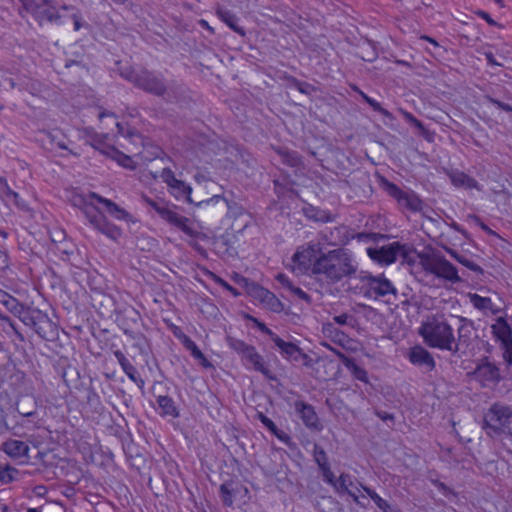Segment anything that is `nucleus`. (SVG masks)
<instances>
[{
  "label": "nucleus",
  "mask_w": 512,
  "mask_h": 512,
  "mask_svg": "<svg viewBox=\"0 0 512 512\" xmlns=\"http://www.w3.org/2000/svg\"><path fill=\"white\" fill-rule=\"evenodd\" d=\"M11 427L7 423V415L2 408H0V434L10 431Z\"/></svg>",
  "instance_id": "60"
},
{
  "label": "nucleus",
  "mask_w": 512,
  "mask_h": 512,
  "mask_svg": "<svg viewBox=\"0 0 512 512\" xmlns=\"http://www.w3.org/2000/svg\"><path fill=\"white\" fill-rule=\"evenodd\" d=\"M366 251L373 261L381 265H390L394 263L398 257L407 261L409 255V250L406 245L399 242H392L380 247H368Z\"/></svg>",
  "instance_id": "10"
},
{
  "label": "nucleus",
  "mask_w": 512,
  "mask_h": 512,
  "mask_svg": "<svg viewBox=\"0 0 512 512\" xmlns=\"http://www.w3.org/2000/svg\"><path fill=\"white\" fill-rule=\"evenodd\" d=\"M408 359L413 365L424 367L428 372L433 371L436 367L432 354L421 345H415L410 348Z\"/></svg>",
  "instance_id": "18"
},
{
  "label": "nucleus",
  "mask_w": 512,
  "mask_h": 512,
  "mask_svg": "<svg viewBox=\"0 0 512 512\" xmlns=\"http://www.w3.org/2000/svg\"><path fill=\"white\" fill-rule=\"evenodd\" d=\"M16 317L26 326L33 328L46 341H54L58 336L57 325L49 318L47 313L38 308L22 305Z\"/></svg>",
  "instance_id": "5"
},
{
  "label": "nucleus",
  "mask_w": 512,
  "mask_h": 512,
  "mask_svg": "<svg viewBox=\"0 0 512 512\" xmlns=\"http://www.w3.org/2000/svg\"><path fill=\"white\" fill-rule=\"evenodd\" d=\"M44 135L43 142L48 143L51 146V149L54 147H58L62 150L69 151L70 154H73L71 150L68 149L66 140V135L60 129H54L52 131H43ZM74 155H76L74 153Z\"/></svg>",
  "instance_id": "24"
},
{
  "label": "nucleus",
  "mask_w": 512,
  "mask_h": 512,
  "mask_svg": "<svg viewBox=\"0 0 512 512\" xmlns=\"http://www.w3.org/2000/svg\"><path fill=\"white\" fill-rule=\"evenodd\" d=\"M276 152L281 157L283 164L293 168L303 167L304 163L302 156L297 151L289 150L285 147H279L276 149Z\"/></svg>",
  "instance_id": "27"
},
{
  "label": "nucleus",
  "mask_w": 512,
  "mask_h": 512,
  "mask_svg": "<svg viewBox=\"0 0 512 512\" xmlns=\"http://www.w3.org/2000/svg\"><path fill=\"white\" fill-rule=\"evenodd\" d=\"M358 278L367 289L366 295L378 298L389 294H396V288L394 285L383 275L374 276L370 273L361 272Z\"/></svg>",
  "instance_id": "12"
},
{
  "label": "nucleus",
  "mask_w": 512,
  "mask_h": 512,
  "mask_svg": "<svg viewBox=\"0 0 512 512\" xmlns=\"http://www.w3.org/2000/svg\"><path fill=\"white\" fill-rule=\"evenodd\" d=\"M226 342H227V345L232 350L237 352L240 356L243 353H245L250 348V346H251V345L245 343L243 340L237 339V338L232 337V336H227L226 337Z\"/></svg>",
  "instance_id": "41"
},
{
  "label": "nucleus",
  "mask_w": 512,
  "mask_h": 512,
  "mask_svg": "<svg viewBox=\"0 0 512 512\" xmlns=\"http://www.w3.org/2000/svg\"><path fill=\"white\" fill-rule=\"evenodd\" d=\"M3 305L6 307V309L11 312L13 315H17L19 313V310L21 309V306L23 305L20 303L15 297H11L8 300H3Z\"/></svg>",
  "instance_id": "49"
},
{
  "label": "nucleus",
  "mask_w": 512,
  "mask_h": 512,
  "mask_svg": "<svg viewBox=\"0 0 512 512\" xmlns=\"http://www.w3.org/2000/svg\"><path fill=\"white\" fill-rule=\"evenodd\" d=\"M333 320L339 325H350L351 322L354 321V317L347 313H342L340 315L334 316Z\"/></svg>",
  "instance_id": "55"
},
{
  "label": "nucleus",
  "mask_w": 512,
  "mask_h": 512,
  "mask_svg": "<svg viewBox=\"0 0 512 512\" xmlns=\"http://www.w3.org/2000/svg\"><path fill=\"white\" fill-rule=\"evenodd\" d=\"M216 14L219 17V19L223 21L235 33L239 34L240 36L246 35L245 29L237 24L239 18L235 13L224 7L219 6L216 9Z\"/></svg>",
  "instance_id": "23"
},
{
  "label": "nucleus",
  "mask_w": 512,
  "mask_h": 512,
  "mask_svg": "<svg viewBox=\"0 0 512 512\" xmlns=\"http://www.w3.org/2000/svg\"><path fill=\"white\" fill-rule=\"evenodd\" d=\"M458 319L461 325L457 329L458 339H456V342L460 345L461 342H467L470 339V328L473 326V321L462 316H459Z\"/></svg>",
  "instance_id": "37"
},
{
  "label": "nucleus",
  "mask_w": 512,
  "mask_h": 512,
  "mask_svg": "<svg viewBox=\"0 0 512 512\" xmlns=\"http://www.w3.org/2000/svg\"><path fill=\"white\" fill-rule=\"evenodd\" d=\"M486 99L492 103L493 105H495L497 108L501 109V110H504L506 112H512V106L510 104H507V103H504V102H501L495 98H492L490 96H486Z\"/></svg>",
  "instance_id": "56"
},
{
  "label": "nucleus",
  "mask_w": 512,
  "mask_h": 512,
  "mask_svg": "<svg viewBox=\"0 0 512 512\" xmlns=\"http://www.w3.org/2000/svg\"><path fill=\"white\" fill-rule=\"evenodd\" d=\"M15 410L20 416L26 418H35L38 415L35 402L32 403V407H26L25 405H22L20 407L19 404L17 403L15 406Z\"/></svg>",
  "instance_id": "44"
},
{
  "label": "nucleus",
  "mask_w": 512,
  "mask_h": 512,
  "mask_svg": "<svg viewBox=\"0 0 512 512\" xmlns=\"http://www.w3.org/2000/svg\"><path fill=\"white\" fill-rule=\"evenodd\" d=\"M144 202L154 209L157 214L169 224L177 227L182 232L189 236H196L197 232L192 229L189 225L190 220L184 216L179 215L174 210H172L166 203L161 201H156L150 199L146 196L143 197Z\"/></svg>",
  "instance_id": "9"
},
{
  "label": "nucleus",
  "mask_w": 512,
  "mask_h": 512,
  "mask_svg": "<svg viewBox=\"0 0 512 512\" xmlns=\"http://www.w3.org/2000/svg\"><path fill=\"white\" fill-rule=\"evenodd\" d=\"M133 340V347L138 349L140 354L148 355L151 351V346L148 338L140 331V328L133 330L131 333L125 334Z\"/></svg>",
  "instance_id": "30"
},
{
  "label": "nucleus",
  "mask_w": 512,
  "mask_h": 512,
  "mask_svg": "<svg viewBox=\"0 0 512 512\" xmlns=\"http://www.w3.org/2000/svg\"><path fill=\"white\" fill-rule=\"evenodd\" d=\"M306 214L309 218L314 219L316 221H322V222L330 221V217L324 211H316V214H309L307 212Z\"/></svg>",
  "instance_id": "62"
},
{
  "label": "nucleus",
  "mask_w": 512,
  "mask_h": 512,
  "mask_svg": "<svg viewBox=\"0 0 512 512\" xmlns=\"http://www.w3.org/2000/svg\"><path fill=\"white\" fill-rule=\"evenodd\" d=\"M469 299L474 308L484 313L490 311L493 315H496L500 312V309L494 306L491 298L489 297H482L478 294H469Z\"/></svg>",
  "instance_id": "31"
},
{
  "label": "nucleus",
  "mask_w": 512,
  "mask_h": 512,
  "mask_svg": "<svg viewBox=\"0 0 512 512\" xmlns=\"http://www.w3.org/2000/svg\"><path fill=\"white\" fill-rule=\"evenodd\" d=\"M482 428L491 438H497L502 434L510 435L512 432V407L494 403L484 415Z\"/></svg>",
  "instance_id": "4"
},
{
  "label": "nucleus",
  "mask_w": 512,
  "mask_h": 512,
  "mask_svg": "<svg viewBox=\"0 0 512 512\" xmlns=\"http://www.w3.org/2000/svg\"><path fill=\"white\" fill-rule=\"evenodd\" d=\"M275 346L278 348L280 354L282 355L286 347L290 344V342H287L280 338L277 334L273 337L271 340Z\"/></svg>",
  "instance_id": "61"
},
{
  "label": "nucleus",
  "mask_w": 512,
  "mask_h": 512,
  "mask_svg": "<svg viewBox=\"0 0 512 512\" xmlns=\"http://www.w3.org/2000/svg\"><path fill=\"white\" fill-rule=\"evenodd\" d=\"M16 474H18V470L8 464L0 463V483L8 484L13 482L16 479Z\"/></svg>",
  "instance_id": "40"
},
{
  "label": "nucleus",
  "mask_w": 512,
  "mask_h": 512,
  "mask_svg": "<svg viewBox=\"0 0 512 512\" xmlns=\"http://www.w3.org/2000/svg\"><path fill=\"white\" fill-rule=\"evenodd\" d=\"M358 262L346 248H336L319 255L314 266V277L328 284H337L343 279L357 276Z\"/></svg>",
  "instance_id": "1"
},
{
  "label": "nucleus",
  "mask_w": 512,
  "mask_h": 512,
  "mask_svg": "<svg viewBox=\"0 0 512 512\" xmlns=\"http://www.w3.org/2000/svg\"><path fill=\"white\" fill-rule=\"evenodd\" d=\"M80 209L90 225L99 233L115 241L122 236V230L115 224L109 222L105 215L92 203L83 200Z\"/></svg>",
  "instance_id": "7"
},
{
  "label": "nucleus",
  "mask_w": 512,
  "mask_h": 512,
  "mask_svg": "<svg viewBox=\"0 0 512 512\" xmlns=\"http://www.w3.org/2000/svg\"><path fill=\"white\" fill-rule=\"evenodd\" d=\"M23 6L40 25L45 21L60 23L61 16L54 7L48 5L47 0H23Z\"/></svg>",
  "instance_id": "13"
},
{
  "label": "nucleus",
  "mask_w": 512,
  "mask_h": 512,
  "mask_svg": "<svg viewBox=\"0 0 512 512\" xmlns=\"http://www.w3.org/2000/svg\"><path fill=\"white\" fill-rule=\"evenodd\" d=\"M293 294H295L299 299L310 303L311 302V296L303 291L301 288L293 286V288L290 290Z\"/></svg>",
  "instance_id": "58"
},
{
  "label": "nucleus",
  "mask_w": 512,
  "mask_h": 512,
  "mask_svg": "<svg viewBox=\"0 0 512 512\" xmlns=\"http://www.w3.org/2000/svg\"><path fill=\"white\" fill-rule=\"evenodd\" d=\"M197 206H219V210L223 212L224 210H227V216L229 217H236L242 213V208L239 206L236 202L228 201L226 198H224L221 195H214L211 198L200 201L196 204Z\"/></svg>",
  "instance_id": "19"
},
{
  "label": "nucleus",
  "mask_w": 512,
  "mask_h": 512,
  "mask_svg": "<svg viewBox=\"0 0 512 512\" xmlns=\"http://www.w3.org/2000/svg\"><path fill=\"white\" fill-rule=\"evenodd\" d=\"M160 177L162 181L167 184L168 187L177 180L174 172L168 167L162 169Z\"/></svg>",
  "instance_id": "53"
},
{
  "label": "nucleus",
  "mask_w": 512,
  "mask_h": 512,
  "mask_svg": "<svg viewBox=\"0 0 512 512\" xmlns=\"http://www.w3.org/2000/svg\"><path fill=\"white\" fill-rule=\"evenodd\" d=\"M241 359L246 366L262 373L270 380H276L275 375H273L270 369L265 365L263 357L257 352L254 346H250V348L241 355Z\"/></svg>",
  "instance_id": "17"
},
{
  "label": "nucleus",
  "mask_w": 512,
  "mask_h": 512,
  "mask_svg": "<svg viewBox=\"0 0 512 512\" xmlns=\"http://www.w3.org/2000/svg\"><path fill=\"white\" fill-rule=\"evenodd\" d=\"M458 262L477 274L482 275L484 273L483 269L478 264L474 263L472 260L468 259L463 255L461 256Z\"/></svg>",
  "instance_id": "52"
},
{
  "label": "nucleus",
  "mask_w": 512,
  "mask_h": 512,
  "mask_svg": "<svg viewBox=\"0 0 512 512\" xmlns=\"http://www.w3.org/2000/svg\"><path fill=\"white\" fill-rule=\"evenodd\" d=\"M1 450L13 459H20L28 456L29 446L24 441L8 439L2 443Z\"/></svg>",
  "instance_id": "20"
},
{
  "label": "nucleus",
  "mask_w": 512,
  "mask_h": 512,
  "mask_svg": "<svg viewBox=\"0 0 512 512\" xmlns=\"http://www.w3.org/2000/svg\"><path fill=\"white\" fill-rule=\"evenodd\" d=\"M321 253L323 246L320 242L311 241L306 246L299 247L292 256L294 271L314 276L315 262Z\"/></svg>",
  "instance_id": "8"
},
{
  "label": "nucleus",
  "mask_w": 512,
  "mask_h": 512,
  "mask_svg": "<svg viewBox=\"0 0 512 512\" xmlns=\"http://www.w3.org/2000/svg\"><path fill=\"white\" fill-rule=\"evenodd\" d=\"M273 312L280 313L284 310L283 303L272 293L268 295V300L264 302Z\"/></svg>",
  "instance_id": "46"
},
{
  "label": "nucleus",
  "mask_w": 512,
  "mask_h": 512,
  "mask_svg": "<svg viewBox=\"0 0 512 512\" xmlns=\"http://www.w3.org/2000/svg\"><path fill=\"white\" fill-rule=\"evenodd\" d=\"M252 294L255 298L259 299L262 303L268 300V295H271L272 292L269 290L259 286L255 285L252 289Z\"/></svg>",
  "instance_id": "51"
},
{
  "label": "nucleus",
  "mask_w": 512,
  "mask_h": 512,
  "mask_svg": "<svg viewBox=\"0 0 512 512\" xmlns=\"http://www.w3.org/2000/svg\"><path fill=\"white\" fill-rule=\"evenodd\" d=\"M474 378L481 383L482 386L496 384L501 380L499 367L489 360V357H482L473 371Z\"/></svg>",
  "instance_id": "14"
},
{
  "label": "nucleus",
  "mask_w": 512,
  "mask_h": 512,
  "mask_svg": "<svg viewBox=\"0 0 512 512\" xmlns=\"http://www.w3.org/2000/svg\"><path fill=\"white\" fill-rule=\"evenodd\" d=\"M351 89L355 91L375 112L380 113L385 118L389 120H394V116L391 112H389L387 109L383 108L382 105L374 100L373 98L369 97L365 92H363L357 85L351 84Z\"/></svg>",
  "instance_id": "28"
},
{
  "label": "nucleus",
  "mask_w": 512,
  "mask_h": 512,
  "mask_svg": "<svg viewBox=\"0 0 512 512\" xmlns=\"http://www.w3.org/2000/svg\"><path fill=\"white\" fill-rule=\"evenodd\" d=\"M373 502L382 511H386L387 509H389L390 504L380 496L373 497Z\"/></svg>",
  "instance_id": "64"
},
{
  "label": "nucleus",
  "mask_w": 512,
  "mask_h": 512,
  "mask_svg": "<svg viewBox=\"0 0 512 512\" xmlns=\"http://www.w3.org/2000/svg\"><path fill=\"white\" fill-rule=\"evenodd\" d=\"M9 267L8 252L5 248L0 247V270L3 271Z\"/></svg>",
  "instance_id": "59"
},
{
  "label": "nucleus",
  "mask_w": 512,
  "mask_h": 512,
  "mask_svg": "<svg viewBox=\"0 0 512 512\" xmlns=\"http://www.w3.org/2000/svg\"><path fill=\"white\" fill-rule=\"evenodd\" d=\"M353 484L352 477L348 473H341L337 479L336 492L340 494H349L350 496L357 499V496L349 490V486Z\"/></svg>",
  "instance_id": "39"
},
{
  "label": "nucleus",
  "mask_w": 512,
  "mask_h": 512,
  "mask_svg": "<svg viewBox=\"0 0 512 512\" xmlns=\"http://www.w3.org/2000/svg\"><path fill=\"white\" fill-rule=\"evenodd\" d=\"M381 186L397 202L401 210H407L412 213L422 211L424 202L413 190H403L386 178L382 179Z\"/></svg>",
  "instance_id": "6"
},
{
  "label": "nucleus",
  "mask_w": 512,
  "mask_h": 512,
  "mask_svg": "<svg viewBox=\"0 0 512 512\" xmlns=\"http://www.w3.org/2000/svg\"><path fill=\"white\" fill-rule=\"evenodd\" d=\"M121 76L138 89L162 97L166 102L176 101L182 92L180 85L174 82L167 84L162 73L146 68L140 70L126 68L121 72Z\"/></svg>",
  "instance_id": "2"
},
{
  "label": "nucleus",
  "mask_w": 512,
  "mask_h": 512,
  "mask_svg": "<svg viewBox=\"0 0 512 512\" xmlns=\"http://www.w3.org/2000/svg\"><path fill=\"white\" fill-rule=\"evenodd\" d=\"M375 415L378 418H380L381 420H383L384 422H386V421L394 422V420H395L394 415L389 413V412H387V411L375 410Z\"/></svg>",
  "instance_id": "63"
},
{
  "label": "nucleus",
  "mask_w": 512,
  "mask_h": 512,
  "mask_svg": "<svg viewBox=\"0 0 512 512\" xmlns=\"http://www.w3.org/2000/svg\"><path fill=\"white\" fill-rule=\"evenodd\" d=\"M257 418L279 440H281L284 443H287L290 440V437L282 430H279L278 427L275 425V423L269 417L264 415L262 412H258Z\"/></svg>",
  "instance_id": "35"
},
{
  "label": "nucleus",
  "mask_w": 512,
  "mask_h": 512,
  "mask_svg": "<svg viewBox=\"0 0 512 512\" xmlns=\"http://www.w3.org/2000/svg\"><path fill=\"white\" fill-rule=\"evenodd\" d=\"M436 277L443 278L452 283H458L461 281L456 267L443 256L438 264Z\"/></svg>",
  "instance_id": "25"
},
{
  "label": "nucleus",
  "mask_w": 512,
  "mask_h": 512,
  "mask_svg": "<svg viewBox=\"0 0 512 512\" xmlns=\"http://www.w3.org/2000/svg\"><path fill=\"white\" fill-rule=\"evenodd\" d=\"M238 483L229 479L224 481L219 487V495L225 507H232L234 496L237 493Z\"/></svg>",
  "instance_id": "26"
},
{
  "label": "nucleus",
  "mask_w": 512,
  "mask_h": 512,
  "mask_svg": "<svg viewBox=\"0 0 512 512\" xmlns=\"http://www.w3.org/2000/svg\"><path fill=\"white\" fill-rule=\"evenodd\" d=\"M403 115L406 121L413 125L414 127H416L422 135H424L427 132L424 124L420 120H418L414 115L406 111L403 112Z\"/></svg>",
  "instance_id": "48"
},
{
  "label": "nucleus",
  "mask_w": 512,
  "mask_h": 512,
  "mask_svg": "<svg viewBox=\"0 0 512 512\" xmlns=\"http://www.w3.org/2000/svg\"><path fill=\"white\" fill-rule=\"evenodd\" d=\"M157 403L160 409L159 414L162 417H179V411L175 404V401L169 396H158Z\"/></svg>",
  "instance_id": "29"
},
{
  "label": "nucleus",
  "mask_w": 512,
  "mask_h": 512,
  "mask_svg": "<svg viewBox=\"0 0 512 512\" xmlns=\"http://www.w3.org/2000/svg\"><path fill=\"white\" fill-rule=\"evenodd\" d=\"M324 482L331 485L336 490L337 479L331 470L330 465L319 468Z\"/></svg>",
  "instance_id": "45"
},
{
  "label": "nucleus",
  "mask_w": 512,
  "mask_h": 512,
  "mask_svg": "<svg viewBox=\"0 0 512 512\" xmlns=\"http://www.w3.org/2000/svg\"><path fill=\"white\" fill-rule=\"evenodd\" d=\"M93 147L98 149V147L96 145L93 144ZM99 150L101 151V153L103 154H106V155H109L111 156L112 158L116 159L117 162L125 167V168H129V169H134L135 168V165L133 164V161L131 159V157L127 156L126 154L122 153L121 151L117 150L115 147H107L105 150H101L99 148Z\"/></svg>",
  "instance_id": "34"
},
{
  "label": "nucleus",
  "mask_w": 512,
  "mask_h": 512,
  "mask_svg": "<svg viewBox=\"0 0 512 512\" xmlns=\"http://www.w3.org/2000/svg\"><path fill=\"white\" fill-rule=\"evenodd\" d=\"M88 198L95 199L97 202L103 204L106 207L107 211L118 220H128L131 217L130 214L125 209L121 208L115 202L107 198H104L95 192H90L88 194Z\"/></svg>",
  "instance_id": "21"
},
{
  "label": "nucleus",
  "mask_w": 512,
  "mask_h": 512,
  "mask_svg": "<svg viewBox=\"0 0 512 512\" xmlns=\"http://www.w3.org/2000/svg\"><path fill=\"white\" fill-rule=\"evenodd\" d=\"M281 356L288 361L298 362L302 360L303 364L305 365H308L311 361V358L306 353H304L299 346L292 342H290V344L286 347Z\"/></svg>",
  "instance_id": "32"
},
{
  "label": "nucleus",
  "mask_w": 512,
  "mask_h": 512,
  "mask_svg": "<svg viewBox=\"0 0 512 512\" xmlns=\"http://www.w3.org/2000/svg\"><path fill=\"white\" fill-rule=\"evenodd\" d=\"M418 335L430 348L458 353L459 344L456 342L454 330L443 315H430L421 322Z\"/></svg>",
  "instance_id": "3"
},
{
  "label": "nucleus",
  "mask_w": 512,
  "mask_h": 512,
  "mask_svg": "<svg viewBox=\"0 0 512 512\" xmlns=\"http://www.w3.org/2000/svg\"><path fill=\"white\" fill-rule=\"evenodd\" d=\"M343 365L351 372L357 380L368 383V375L364 368L360 367L353 358L348 357L341 351L334 350Z\"/></svg>",
  "instance_id": "22"
},
{
  "label": "nucleus",
  "mask_w": 512,
  "mask_h": 512,
  "mask_svg": "<svg viewBox=\"0 0 512 512\" xmlns=\"http://www.w3.org/2000/svg\"><path fill=\"white\" fill-rule=\"evenodd\" d=\"M185 347L191 352V355L195 359H197L203 367L207 368L211 366L209 360L206 358V356L203 354V352L199 349V347L193 340L186 337Z\"/></svg>",
  "instance_id": "38"
},
{
  "label": "nucleus",
  "mask_w": 512,
  "mask_h": 512,
  "mask_svg": "<svg viewBox=\"0 0 512 512\" xmlns=\"http://www.w3.org/2000/svg\"><path fill=\"white\" fill-rule=\"evenodd\" d=\"M169 189L176 199L184 198L188 203H193V200L191 199L192 188L182 180L177 179L169 186Z\"/></svg>",
  "instance_id": "33"
},
{
  "label": "nucleus",
  "mask_w": 512,
  "mask_h": 512,
  "mask_svg": "<svg viewBox=\"0 0 512 512\" xmlns=\"http://www.w3.org/2000/svg\"><path fill=\"white\" fill-rule=\"evenodd\" d=\"M491 331L503 351V359L512 368V328L503 317H498L491 325Z\"/></svg>",
  "instance_id": "11"
},
{
  "label": "nucleus",
  "mask_w": 512,
  "mask_h": 512,
  "mask_svg": "<svg viewBox=\"0 0 512 512\" xmlns=\"http://www.w3.org/2000/svg\"><path fill=\"white\" fill-rule=\"evenodd\" d=\"M313 457L319 468L330 465L325 450L316 443L313 445Z\"/></svg>",
  "instance_id": "42"
},
{
  "label": "nucleus",
  "mask_w": 512,
  "mask_h": 512,
  "mask_svg": "<svg viewBox=\"0 0 512 512\" xmlns=\"http://www.w3.org/2000/svg\"><path fill=\"white\" fill-rule=\"evenodd\" d=\"M275 279L285 288H287L288 290H291L293 288V283L292 281L289 279V277L284 274V273H279L277 274V276L275 277Z\"/></svg>",
  "instance_id": "57"
},
{
  "label": "nucleus",
  "mask_w": 512,
  "mask_h": 512,
  "mask_svg": "<svg viewBox=\"0 0 512 512\" xmlns=\"http://www.w3.org/2000/svg\"><path fill=\"white\" fill-rule=\"evenodd\" d=\"M451 181L453 185L457 187H466L468 189H479L478 182L465 174L464 172H458L451 176Z\"/></svg>",
  "instance_id": "36"
},
{
  "label": "nucleus",
  "mask_w": 512,
  "mask_h": 512,
  "mask_svg": "<svg viewBox=\"0 0 512 512\" xmlns=\"http://www.w3.org/2000/svg\"><path fill=\"white\" fill-rule=\"evenodd\" d=\"M441 258L442 256H434L433 258L426 257L425 260L422 261L424 270L436 276Z\"/></svg>",
  "instance_id": "43"
},
{
  "label": "nucleus",
  "mask_w": 512,
  "mask_h": 512,
  "mask_svg": "<svg viewBox=\"0 0 512 512\" xmlns=\"http://www.w3.org/2000/svg\"><path fill=\"white\" fill-rule=\"evenodd\" d=\"M294 408L308 429L314 431H320L322 429L318 415L311 404H308L302 400H297L294 402Z\"/></svg>",
  "instance_id": "16"
},
{
  "label": "nucleus",
  "mask_w": 512,
  "mask_h": 512,
  "mask_svg": "<svg viewBox=\"0 0 512 512\" xmlns=\"http://www.w3.org/2000/svg\"><path fill=\"white\" fill-rule=\"evenodd\" d=\"M5 195L8 199L14 201V203L20 209H22V210L28 209L26 202L24 200L20 199L19 194L17 192L13 191L12 189H10L8 186L6 187Z\"/></svg>",
  "instance_id": "47"
},
{
  "label": "nucleus",
  "mask_w": 512,
  "mask_h": 512,
  "mask_svg": "<svg viewBox=\"0 0 512 512\" xmlns=\"http://www.w3.org/2000/svg\"><path fill=\"white\" fill-rule=\"evenodd\" d=\"M209 274H210L211 278L214 280L215 283H217L218 285H220L224 289H226L229 292H231L234 296L239 295L237 289L234 288L233 286H231L227 281L222 279L220 276H218V275H216L215 273H212V272H209Z\"/></svg>",
  "instance_id": "50"
},
{
  "label": "nucleus",
  "mask_w": 512,
  "mask_h": 512,
  "mask_svg": "<svg viewBox=\"0 0 512 512\" xmlns=\"http://www.w3.org/2000/svg\"><path fill=\"white\" fill-rule=\"evenodd\" d=\"M6 81L8 82L10 89H18L19 91L27 89L26 82L23 79L15 80L13 78H8Z\"/></svg>",
  "instance_id": "54"
},
{
  "label": "nucleus",
  "mask_w": 512,
  "mask_h": 512,
  "mask_svg": "<svg viewBox=\"0 0 512 512\" xmlns=\"http://www.w3.org/2000/svg\"><path fill=\"white\" fill-rule=\"evenodd\" d=\"M115 321L124 334L131 333L143 326L140 312L130 305L116 311Z\"/></svg>",
  "instance_id": "15"
}]
</instances>
